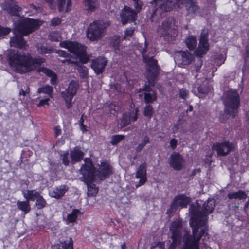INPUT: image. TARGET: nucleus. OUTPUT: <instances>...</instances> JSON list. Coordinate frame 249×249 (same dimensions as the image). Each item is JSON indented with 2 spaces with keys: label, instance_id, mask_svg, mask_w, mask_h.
<instances>
[{
  "label": "nucleus",
  "instance_id": "nucleus-1",
  "mask_svg": "<svg viewBox=\"0 0 249 249\" xmlns=\"http://www.w3.org/2000/svg\"><path fill=\"white\" fill-rule=\"evenodd\" d=\"M191 214L190 225L192 229L193 236L187 229L184 230L183 246L181 249H199V242L205 233V230L199 228L205 225L207 220L198 217L196 208L192 206L189 208Z\"/></svg>",
  "mask_w": 249,
  "mask_h": 249
},
{
  "label": "nucleus",
  "instance_id": "nucleus-2",
  "mask_svg": "<svg viewBox=\"0 0 249 249\" xmlns=\"http://www.w3.org/2000/svg\"><path fill=\"white\" fill-rule=\"evenodd\" d=\"M9 63L15 67L17 71L25 73L34 70L40 65L45 59L39 56L33 58L29 53H18V52H11L8 54Z\"/></svg>",
  "mask_w": 249,
  "mask_h": 249
},
{
  "label": "nucleus",
  "instance_id": "nucleus-3",
  "mask_svg": "<svg viewBox=\"0 0 249 249\" xmlns=\"http://www.w3.org/2000/svg\"><path fill=\"white\" fill-rule=\"evenodd\" d=\"M138 50L142 56L143 62L147 67L146 71L147 82L150 85H154L160 70L157 61L154 59L156 54L155 48L145 41L143 44L139 46Z\"/></svg>",
  "mask_w": 249,
  "mask_h": 249
},
{
  "label": "nucleus",
  "instance_id": "nucleus-4",
  "mask_svg": "<svg viewBox=\"0 0 249 249\" xmlns=\"http://www.w3.org/2000/svg\"><path fill=\"white\" fill-rule=\"evenodd\" d=\"M40 25L37 20L28 18L19 21L17 25L16 31H14L15 36L10 38V46L20 49H25L27 44L23 36H27L38 29Z\"/></svg>",
  "mask_w": 249,
  "mask_h": 249
},
{
  "label": "nucleus",
  "instance_id": "nucleus-5",
  "mask_svg": "<svg viewBox=\"0 0 249 249\" xmlns=\"http://www.w3.org/2000/svg\"><path fill=\"white\" fill-rule=\"evenodd\" d=\"M84 164H83L79 171L83 175L79 179L84 181L88 187V195L89 196H94L98 193V190L94 184H91L95 180L94 178V166L91 159L86 158L84 160Z\"/></svg>",
  "mask_w": 249,
  "mask_h": 249
},
{
  "label": "nucleus",
  "instance_id": "nucleus-6",
  "mask_svg": "<svg viewBox=\"0 0 249 249\" xmlns=\"http://www.w3.org/2000/svg\"><path fill=\"white\" fill-rule=\"evenodd\" d=\"M60 46L68 49L69 51L75 54L83 64H86L89 61L87 55L86 47L76 42L64 41L60 43Z\"/></svg>",
  "mask_w": 249,
  "mask_h": 249
},
{
  "label": "nucleus",
  "instance_id": "nucleus-7",
  "mask_svg": "<svg viewBox=\"0 0 249 249\" xmlns=\"http://www.w3.org/2000/svg\"><path fill=\"white\" fill-rule=\"evenodd\" d=\"M110 25L108 21L96 20L91 23L87 29V36L90 40H97L103 36L106 29Z\"/></svg>",
  "mask_w": 249,
  "mask_h": 249
},
{
  "label": "nucleus",
  "instance_id": "nucleus-8",
  "mask_svg": "<svg viewBox=\"0 0 249 249\" xmlns=\"http://www.w3.org/2000/svg\"><path fill=\"white\" fill-rule=\"evenodd\" d=\"M224 103L228 113L235 116L240 104L239 95L235 90H229L224 93Z\"/></svg>",
  "mask_w": 249,
  "mask_h": 249
},
{
  "label": "nucleus",
  "instance_id": "nucleus-9",
  "mask_svg": "<svg viewBox=\"0 0 249 249\" xmlns=\"http://www.w3.org/2000/svg\"><path fill=\"white\" fill-rule=\"evenodd\" d=\"M171 19H167L163 21L161 26L158 28V32L160 36L164 38V39L170 42L175 40L178 35L177 30L171 28Z\"/></svg>",
  "mask_w": 249,
  "mask_h": 249
},
{
  "label": "nucleus",
  "instance_id": "nucleus-10",
  "mask_svg": "<svg viewBox=\"0 0 249 249\" xmlns=\"http://www.w3.org/2000/svg\"><path fill=\"white\" fill-rule=\"evenodd\" d=\"M192 206L196 208V214L198 217L207 220L208 215L212 213L215 207V200L214 199H208L206 202H205L202 206H201L198 203L192 204L190 207Z\"/></svg>",
  "mask_w": 249,
  "mask_h": 249
},
{
  "label": "nucleus",
  "instance_id": "nucleus-11",
  "mask_svg": "<svg viewBox=\"0 0 249 249\" xmlns=\"http://www.w3.org/2000/svg\"><path fill=\"white\" fill-rule=\"evenodd\" d=\"M180 4L177 0H162L155 5V10L151 15V19L154 21V17L158 12L160 15L162 12H169L176 7H179Z\"/></svg>",
  "mask_w": 249,
  "mask_h": 249
},
{
  "label": "nucleus",
  "instance_id": "nucleus-12",
  "mask_svg": "<svg viewBox=\"0 0 249 249\" xmlns=\"http://www.w3.org/2000/svg\"><path fill=\"white\" fill-rule=\"evenodd\" d=\"M113 168L109 164L108 161L103 160L99 164L98 168L97 170L94 168V178L97 177L100 180L102 181L109 176L113 173Z\"/></svg>",
  "mask_w": 249,
  "mask_h": 249
},
{
  "label": "nucleus",
  "instance_id": "nucleus-13",
  "mask_svg": "<svg viewBox=\"0 0 249 249\" xmlns=\"http://www.w3.org/2000/svg\"><path fill=\"white\" fill-rule=\"evenodd\" d=\"M208 32L205 29L201 30L199 46L195 52L196 55L201 56L205 54L209 49Z\"/></svg>",
  "mask_w": 249,
  "mask_h": 249
},
{
  "label": "nucleus",
  "instance_id": "nucleus-14",
  "mask_svg": "<svg viewBox=\"0 0 249 249\" xmlns=\"http://www.w3.org/2000/svg\"><path fill=\"white\" fill-rule=\"evenodd\" d=\"M137 15L131 7L125 5L121 10L120 13L121 22L123 25L128 23L135 22Z\"/></svg>",
  "mask_w": 249,
  "mask_h": 249
},
{
  "label": "nucleus",
  "instance_id": "nucleus-15",
  "mask_svg": "<svg viewBox=\"0 0 249 249\" xmlns=\"http://www.w3.org/2000/svg\"><path fill=\"white\" fill-rule=\"evenodd\" d=\"M234 144L229 141H224L221 142L214 144L213 149L217 151V155L220 156H225L232 151L234 149Z\"/></svg>",
  "mask_w": 249,
  "mask_h": 249
},
{
  "label": "nucleus",
  "instance_id": "nucleus-16",
  "mask_svg": "<svg viewBox=\"0 0 249 249\" xmlns=\"http://www.w3.org/2000/svg\"><path fill=\"white\" fill-rule=\"evenodd\" d=\"M194 59L193 54L188 51H179L174 56L175 63L179 66L190 64Z\"/></svg>",
  "mask_w": 249,
  "mask_h": 249
},
{
  "label": "nucleus",
  "instance_id": "nucleus-17",
  "mask_svg": "<svg viewBox=\"0 0 249 249\" xmlns=\"http://www.w3.org/2000/svg\"><path fill=\"white\" fill-rule=\"evenodd\" d=\"M180 4L184 7L187 16L194 17L199 12L200 8L195 0H180Z\"/></svg>",
  "mask_w": 249,
  "mask_h": 249
},
{
  "label": "nucleus",
  "instance_id": "nucleus-18",
  "mask_svg": "<svg viewBox=\"0 0 249 249\" xmlns=\"http://www.w3.org/2000/svg\"><path fill=\"white\" fill-rule=\"evenodd\" d=\"M184 229H182V221L180 220H176L171 223L169 230L171 232L172 237L183 239Z\"/></svg>",
  "mask_w": 249,
  "mask_h": 249
},
{
  "label": "nucleus",
  "instance_id": "nucleus-19",
  "mask_svg": "<svg viewBox=\"0 0 249 249\" xmlns=\"http://www.w3.org/2000/svg\"><path fill=\"white\" fill-rule=\"evenodd\" d=\"M183 161V158L179 153L173 152L170 156L169 164L174 169L179 171L182 169Z\"/></svg>",
  "mask_w": 249,
  "mask_h": 249
},
{
  "label": "nucleus",
  "instance_id": "nucleus-20",
  "mask_svg": "<svg viewBox=\"0 0 249 249\" xmlns=\"http://www.w3.org/2000/svg\"><path fill=\"white\" fill-rule=\"evenodd\" d=\"M138 109L134 108L128 112L124 113L121 122V126L125 127L128 125L131 121H136L138 118Z\"/></svg>",
  "mask_w": 249,
  "mask_h": 249
},
{
  "label": "nucleus",
  "instance_id": "nucleus-21",
  "mask_svg": "<svg viewBox=\"0 0 249 249\" xmlns=\"http://www.w3.org/2000/svg\"><path fill=\"white\" fill-rule=\"evenodd\" d=\"M107 62L105 57H99L92 60L91 67L97 74H100L104 71Z\"/></svg>",
  "mask_w": 249,
  "mask_h": 249
},
{
  "label": "nucleus",
  "instance_id": "nucleus-22",
  "mask_svg": "<svg viewBox=\"0 0 249 249\" xmlns=\"http://www.w3.org/2000/svg\"><path fill=\"white\" fill-rule=\"evenodd\" d=\"M69 189V187L67 185H61L55 187L53 190L49 192V195L51 197L60 199L64 196Z\"/></svg>",
  "mask_w": 249,
  "mask_h": 249
},
{
  "label": "nucleus",
  "instance_id": "nucleus-23",
  "mask_svg": "<svg viewBox=\"0 0 249 249\" xmlns=\"http://www.w3.org/2000/svg\"><path fill=\"white\" fill-rule=\"evenodd\" d=\"M146 168L144 164L140 165L136 172L135 177L137 178H140L138 184L136 185V187H138L144 184L146 181Z\"/></svg>",
  "mask_w": 249,
  "mask_h": 249
},
{
  "label": "nucleus",
  "instance_id": "nucleus-24",
  "mask_svg": "<svg viewBox=\"0 0 249 249\" xmlns=\"http://www.w3.org/2000/svg\"><path fill=\"white\" fill-rule=\"evenodd\" d=\"M84 153L78 147H75L70 151L71 163L74 164L82 160Z\"/></svg>",
  "mask_w": 249,
  "mask_h": 249
},
{
  "label": "nucleus",
  "instance_id": "nucleus-25",
  "mask_svg": "<svg viewBox=\"0 0 249 249\" xmlns=\"http://www.w3.org/2000/svg\"><path fill=\"white\" fill-rule=\"evenodd\" d=\"M148 84L149 85H145L143 89L145 91L144 95L145 102L147 104L152 103L156 100V94L151 88V86H154V85H151L149 83Z\"/></svg>",
  "mask_w": 249,
  "mask_h": 249
},
{
  "label": "nucleus",
  "instance_id": "nucleus-26",
  "mask_svg": "<svg viewBox=\"0 0 249 249\" xmlns=\"http://www.w3.org/2000/svg\"><path fill=\"white\" fill-rule=\"evenodd\" d=\"M22 194L24 198L29 202L30 201H34L40 195L35 190H27L26 191H23Z\"/></svg>",
  "mask_w": 249,
  "mask_h": 249
},
{
  "label": "nucleus",
  "instance_id": "nucleus-27",
  "mask_svg": "<svg viewBox=\"0 0 249 249\" xmlns=\"http://www.w3.org/2000/svg\"><path fill=\"white\" fill-rule=\"evenodd\" d=\"M18 208L23 212L24 214L28 213L31 210L30 202L26 200L25 201L18 200L17 201Z\"/></svg>",
  "mask_w": 249,
  "mask_h": 249
},
{
  "label": "nucleus",
  "instance_id": "nucleus-28",
  "mask_svg": "<svg viewBox=\"0 0 249 249\" xmlns=\"http://www.w3.org/2000/svg\"><path fill=\"white\" fill-rule=\"evenodd\" d=\"M83 3L88 12H92L99 7L98 0H83Z\"/></svg>",
  "mask_w": 249,
  "mask_h": 249
},
{
  "label": "nucleus",
  "instance_id": "nucleus-29",
  "mask_svg": "<svg viewBox=\"0 0 249 249\" xmlns=\"http://www.w3.org/2000/svg\"><path fill=\"white\" fill-rule=\"evenodd\" d=\"M36 48L40 54H50L54 52V49L51 46H44L40 43L37 44Z\"/></svg>",
  "mask_w": 249,
  "mask_h": 249
},
{
  "label": "nucleus",
  "instance_id": "nucleus-30",
  "mask_svg": "<svg viewBox=\"0 0 249 249\" xmlns=\"http://www.w3.org/2000/svg\"><path fill=\"white\" fill-rule=\"evenodd\" d=\"M247 196L245 192L243 191L230 192L228 194L227 197L229 199H245Z\"/></svg>",
  "mask_w": 249,
  "mask_h": 249
},
{
  "label": "nucleus",
  "instance_id": "nucleus-31",
  "mask_svg": "<svg viewBox=\"0 0 249 249\" xmlns=\"http://www.w3.org/2000/svg\"><path fill=\"white\" fill-rule=\"evenodd\" d=\"M249 45L245 47V53L244 54V65L242 68V72L243 74L249 71Z\"/></svg>",
  "mask_w": 249,
  "mask_h": 249
},
{
  "label": "nucleus",
  "instance_id": "nucleus-32",
  "mask_svg": "<svg viewBox=\"0 0 249 249\" xmlns=\"http://www.w3.org/2000/svg\"><path fill=\"white\" fill-rule=\"evenodd\" d=\"M175 197H178L177 201L179 207H187L189 200V198L185 195L178 194Z\"/></svg>",
  "mask_w": 249,
  "mask_h": 249
},
{
  "label": "nucleus",
  "instance_id": "nucleus-33",
  "mask_svg": "<svg viewBox=\"0 0 249 249\" xmlns=\"http://www.w3.org/2000/svg\"><path fill=\"white\" fill-rule=\"evenodd\" d=\"M54 249H73L72 238H70L68 242H62L55 246Z\"/></svg>",
  "mask_w": 249,
  "mask_h": 249
},
{
  "label": "nucleus",
  "instance_id": "nucleus-34",
  "mask_svg": "<svg viewBox=\"0 0 249 249\" xmlns=\"http://www.w3.org/2000/svg\"><path fill=\"white\" fill-rule=\"evenodd\" d=\"M61 94L66 102L67 107L68 108L71 107V100L74 95L73 94L70 93L67 89H66L65 91L61 92Z\"/></svg>",
  "mask_w": 249,
  "mask_h": 249
},
{
  "label": "nucleus",
  "instance_id": "nucleus-35",
  "mask_svg": "<svg viewBox=\"0 0 249 249\" xmlns=\"http://www.w3.org/2000/svg\"><path fill=\"white\" fill-rule=\"evenodd\" d=\"M82 213L78 209H74L72 210L71 213L67 215V223H73L76 221L78 215L81 214Z\"/></svg>",
  "mask_w": 249,
  "mask_h": 249
},
{
  "label": "nucleus",
  "instance_id": "nucleus-36",
  "mask_svg": "<svg viewBox=\"0 0 249 249\" xmlns=\"http://www.w3.org/2000/svg\"><path fill=\"white\" fill-rule=\"evenodd\" d=\"M196 37L192 36H189L185 40L187 47L191 50H194L197 45Z\"/></svg>",
  "mask_w": 249,
  "mask_h": 249
},
{
  "label": "nucleus",
  "instance_id": "nucleus-37",
  "mask_svg": "<svg viewBox=\"0 0 249 249\" xmlns=\"http://www.w3.org/2000/svg\"><path fill=\"white\" fill-rule=\"evenodd\" d=\"M143 2L142 0H132L131 5L134 7V11L138 15L142 9L143 6Z\"/></svg>",
  "mask_w": 249,
  "mask_h": 249
},
{
  "label": "nucleus",
  "instance_id": "nucleus-38",
  "mask_svg": "<svg viewBox=\"0 0 249 249\" xmlns=\"http://www.w3.org/2000/svg\"><path fill=\"white\" fill-rule=\"evenodd\" d=\"M79 87V83L76 81L72 80L69 84L67 88L68 91L75 95Z\"/></svg>",
  "mask_w": 249,
  "mask_h": 249
},
{
  "label": "nucleus",
  "instance_id": "nucleus-39",
  "mask_svg": "<svg viewBox=\"0 0 249 249\" xmlns=\"http://www.w3.org/2000/svg\"><path fill=\"white\" fill-rule=\"evenodd\" d=\"M36 200V202L35 203L34 206L36 207L37 209H42L47 205L46 200L41 195L37 197Z\"/></svg>",
  "mask_w": 249,
  "mask_h": 249
},
{
  "label": "nucleus",
  "instance_id": "nucleus-40",
  "mask_svg": "<svg viewBox=\"0 0 249 249\" xmlns=\"http://www.w3.org/2000/svg\"><path fill=\"white\" fill-rule=\"evenodd\" d=\"M76 65L77 66V70L79 73L80 77L82 78H86L88 75V68L83 65H79L78 62Z\"/></svg>",
  "mask_w": 249,
  "mask_h": 249
},
{
  "label": "nucleus",
  "instance_id": "nucleus-41",
  "mask_svg": "<svg viewBox=\"0 0 249 249\" xmlns=\"http://www.w3.org/2000/svg\"><path fill=\"white\" fill-rule=\"evenodd\" d=\"M53 88L50 85H45L42 87L39 88L37 90L38 94L44 93L51 95L53 92Z\"/></svg>",
  "mask_w": 249,
  "mask_h": 249
},
{
  "label": "nucleus",
  "instance_id": "nucleus-42",
  "mask_svg": "<svg viewBox=\"0 0 249 249\" xmlns=\"http://www.w3.org/2000/svg\"><path fill=\"white\" fill-rule=\"evenodd\" d=\"M209 90L210 89L208 86H200L197 87L196 90L194 89L193 91L196 95L198 96L200 94H206L209 93Z\"/></svg>",
  "mask_w": 249,
  "mask_h": 249
},
{
  "label": "nucleus",
  "instance_id": "nucleus-43",
  "mask_svg": "<svg viewBox=\"0 0 249 249\" xmlns=\"http://www.w3.org/2000/svg\"><path fill=\"white\" fill-rule=\"evenodd\" d=\"M7 10L9 14L13 16H18L19 15V12L21 10V8L14 5L8 7Z\"/></svg>",
  "mask_w": 249,
  "mask_h": 249
},
{
  "label": "nucleus",
  "instance_id": "nucleus-44",
  "mask_svg": "<svg viewBox=\"0 0 249 249\" xmlns=\"http://www.w3.org/2000/svg\"><path fill=\"white\" fill-rule=\"evenodd\" d=\"M150 143L149 138L147 136H145L141 143H140L136 148L137 152H140L145 146Z\"/></svg>",
  "mask_w": 249,
  "mask_h": 249
},
{
  "label": "nucleus",
  "instance_id": "nucleus-45",
  "mask_svg": "<svg viewBox=\"0 0 249 249\" xmlns=\"http://www.w3.org/2000/svg\"><path fill=\"white\" fill-rule=\"evenodd\" d=\"M124 136L123 135H114L112 136L110 143L113 145H117L121 141L123 140Z\"/></svg>",
  "mask_w": 249,
  "mask_h": 249
},
{
  "label": "nucleus",
  "instance_id": "nucleus-46",
  "mask_svg": "<svg viewBox=\"0 0 249 249\" xmlns=\"http://www.w3.org/2000/svg\"><path fill=\"white\" fill-rule=\"evenodd\" d=\"M154 112L152 106L150 105H146L144 108L143 115L144 116L151 118Z\"/></svg>",
  "mask_w": 249,
  "mask_h": 249
},
{
  "label": "nucleus",
  "instance_id": "nucleus-47",
  "mask_svg": "<svg viewBox=\"0 0 249 249\" xmlns=\"http://www.w3.org/2000/svg\"><path fill=\"white\" fill-rule=\"evenodd\" d=\"M171 238L172 239V242L170 244L168 249H176L178 246L181 244V239L172 237Z\"/></svg>",
  "mask_w": 249,
  "mask_h": 249
},
{
  "label": "nucleus",
  "instance_id": "nucleus-48",
  "mask_svg": "<svg viewBox=\"0 0 249 249\" xmlns=\"http://www.w3.org/2000/svg\"><path fill=\"white\" fill-rule=\"evenodd\" d=\"M203 64V61L201 58H198L193 66L191 67L192 71L198 72Z\"/></svg>",
  "mask_w": 249,
  "mask_h": 249
},
{
  "label": "nucleus",
  "instance_id": "nucleus-49",
  "mask_svg": "<svg viewBox=\"0 0 249 249\" xmlns=\"http://www.w3.org/2000/svg\"><path fill=\"white\" fill-rule=\"evenodd\" d=\"M11 31V29L9 27H4L0 25V36L4 37L8 35Z\"/></svg>",
  "mask_w": 249,
  "mask_h": 249
},
{
  "label": "nucleus",
  "instance_id": "nucleus-50",
  "mask_svg": "<svg viewBox=\"0 0 249 249\" xmlns=\"http://www.w3.org/2000/svg\"><path fill=\"white\" fill-rule=\"evenodd\" d=\"M62 163L65 166H68L71 161L69 159V153L68 151L60 155Z\"/></svg>",
  "mask_w": 249,
  "mask_h": 249
},
{
  "label": "nucleus",
  "instance_id": "nucleus-51",
  "mask_svg": "<svg viewBox=\"0 0 249 249\" xmlns=\"http://www.w3.org/2000/svg\"><path fill=\"white\" fill-rule=\"evenodd\" d=\"M135 29L134 27H130L127 28L124 31V39H129L133 35Z\"/></svg>",
  "mask_w": 249,
  "mask_h": 249
},
{
  "label": "nucleus",
  "instance_id": "nucleus-52",
  "mask_svg": "<svg viewBox=\"0 0 249 249\" xmlns=\"http://www.w3.org/2000/svg\"><path fill=\"white\" fill-rule=\"evenodd\" d=\"M39 70L49 77L52 76L55 73L54 71L46 67H41L39 69Z\"/></svg>",
  "mask_w": 249,
  "mask_h": 249
},
{
  "label": "nucleus",
  "instance_id": "nucleus-53",
  "mask_svg": "<svg viewBox=\"0 0 249 249\" xmlns=\"http://www.w3.org/2000/svg\"><path fill=\"white\" fill-rule=\"evenodd\" d=\"M54 52L56 53L57 54H58V55L60 57H63L65 58H68L69 57L71 56V54L69 53L68 52L61 50H55Z\"/></svg>",
  "mask_w": 249,
  "mask_h": 249
},
{
  "label": "nucleus",
  "instance_id": "nucleus-54",
  "mask_svg": "<svg viewBox=\"0 0 249 249\" xmlns=\"http://www.w3.org/2000/svg\"><path fill=\"white\" fill-rule=\"evenodd\" d=\"M177 198L178 197H175L170 206L171 209L174 210L175 211H176L178 208L179 207L177 201Z\"/></svg>",
  "mask_w": 249,
  "mask_h": 249
},
{
  "label": "nucleus",
  "instance_id": "nucleus-55",
  "mask_svg": "<svg viewBox=\"0 0 249 249\" xmlns=\"http://www.w3.org/2000/svg\"><path fill=\"white\" fill-rule=\"evenodd\" d=\"M57 1L58 10L60 12H62L64 9L66 0H57Z\"/></svg>",
  "mask_w": 249,
  "mask_h": 249
},
{
  "label": "nucleus",
  "instance_id": "nucleus-56",
  "mask_svg": "<svg viewBox=\"0 0 249 249\" xmlns=\"http://www.w3.org/2000/svg\"><path fill=\"white\" fill-rule=\"evenodd\" d=\"M188 95V91L184 89H181L179 92V97L185 99Z\"/></svg>",
  "mask_w": 249,
  "mask_h": 249
},
{
  "label": "nucleus",
  "instance_id": "nucleus-57",
  "mask_svg": "<svg viewBox=\"0 0 249 249\" xmlns=\"http://www.w3.org/2000/svg\"><path fill=\"white\" fill-rule=\"evenodd\" d=\"M111 43L112 44V46L115 50L119 49L120 43V40L119 38H116L115 39H112L111 41Z\"/></svg>",
  "mask_w": 249,
  "mask_h": 249
},
{
  "label": "nucleus",
  "instance_id": "nucleus-58",
  "mask_svg": "<svg viewBox=\"0 0 249 249\" xmlns=\"http://www.w3.org/2000/svg\"><path fill=\"white\" fill-rule=\"evenodd\" d=\"M61 19L60 18L56 17L54 18L51 21V26H57L58 25L61 23Z\"/></svg>",
  "mask_w": 249,
  "mask_h": 249
},
{
  "label": "nucleus",
  "instance_id": "nucleus-59",
  "mask_svg": "<svg viewBox=\"0 0 249 249\" xmlns=\"http://www.w3.org/2000/svg\"><path fill=\"white\" fill-rule=\"evenodd\" d=\"M30 92V88L28 86L25 87L24 89H21L19 92V95H23V96H26L27 94H29Z\"/></svg>",
  "mask_w": 249,
  "mask_h": 249
},
{
  "label": "nucleus",
  "instance_id": "nucleus-60",
  "mask_svg": "<svg viewBox=\"0 0 249 249\" xmlns=\"http://www.w3.org/2000/svg\"><path fill=\"white\" fill-rule=\"evenodd\" d=\"M156 247H159L160 249H164V244L160 242H158L152 244L151 247V249H153Z\"/></svg>",
  "mask_w": 249,
  "mask_h": 249
},
{
  "label": "nucleus",
  "instance_id": "nucleus-61",
  "mask_svg": "<svg viewBox=\"0 0 249 249\" xmlns=\"http://www.w3.org/2000/svg\"><path fill=\"white\" fill-rule=\"evenodd\" d=\"M49 100H50L49 98H46L45 99L41 100L40 101V102H39V103L38 104L37 107H41L44 106L45 105L48 106L49 105L48 102Z\"/></svg>",
  "mask_w": 249,
  "mask_h": 249
},
{
  "label": "nucleus",
  "instance_id": "nucleus-62",
  "mask_svg": "<svg viewBox=\"0 0 249 249\" xmlns=\"http://www.w3.org/2000/svg\"><path fill=\"white\" fill-rule=\"evenodd\" d=\"M177 140L175 139H172L170 141V146L172 150H174L177 146Z\"/></svg>",
  "mask_w": 249,
  "mask_h": 249
},
{
  "label": "nucleus",
  "instance_id": "nucleus-63",
  "mask_svg": "<svg viewBox=\"0 0 249 249\" xmlns=\"http://www.w3.org/2000/svg\"><path fill=\"white\" fill-rule=\"evenodd\" d=\"M61 62L62 63H64H64H67L68 64H75V65H76V64H77V61L71 60V59H70V58L66 59L61 60Z\"/></svg>",
  "mask_w": 249,
  "mask_h": 249
},
{
  "label": "nucleus",
  "instance_id": "nucleus-64",
  "mask_svg": "<svg viewBox=\"0 0 249 249\" xmlns=\"http://www.w3.org/2000/svg\"><path fill=\"white\" fill-rule=\"evenodd\" d=\"M54 137H57L61 133V130L59 126H56L54 127Z\"/></svg>",
  "mask_w": 249,
  "mask_h": 249
}]
</instances>
